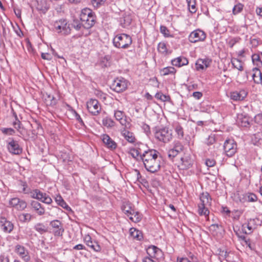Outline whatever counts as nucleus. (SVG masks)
I'll return each instance as SVG.
<instances>
[{
  "mask_svg": "<svg viewBox=\"0 0 262 262\" xmlns=\"http://www.w3.org/2000/svg\"><path fill=\"white\" fill-rule=\"evenodd\" d=\"M158 155L157 150L149 149L140 155L145 169L151 173L157 172L160 169L161 158Z\"/></svg>",
  "mask_w": 262,
  "mask_h": 262,
  "instance_id": "obj_1",
  "label": "nucleus"
},
{
  "mask_svg": "<svg viewBox=\"0 0 262 262\" xmlns=\"http://www.w3.org/2000/svg\"><path fill=\"white\" fill-rule=\"evenodd\" d=\"M80 19L82 23L83 27L89 29L95 25L96 16L92 10L85 8L81 10Z\"/></svg>",
  "mask_w": 262,
  "mask_h": 262,
  "instance_id": "obj_2",
  "label": "nucleus"
},
{
  "mask_svg": "<svg viewBox=\"0 0 262 262\" xmlns=\"http://www.w3.org/2000/svg\"><path fill=\"white\" fill-rule=\"evenodd\" d=\"M113 45L119 49H127L132 43V37L125 33L116 35L113 40Z\"/></svg>",
  "mask_w": 262,
  "mask_h": 262,
  "instance_id": "obj_3",
  "label": "nucleus"
},
{
  "mask_svg": "<svg viewBox=\"0 0 262 262\" xmlns=\"http://www.w3.org/2000/svg\"><path fill=\"white\" fill-rule=\"evenodd\" d=\"M201 203L199 204V213L201 215H208L209 211L207 206H209L211 204V198L207 192H203L200 196Z\"/></svg>",
  "mask_w": 262,
  "mask_h": 262,
  "instance_id": "obj_4",
  "label": "nucleus"
},
{
  "mask_svg": "<svg viewBox=\"0 0 262 262\" xmlns=\"http://www.w3.org/2000/svg\"><path fill=\"white\" fill-rule=\"evenodd\" d=\"M54 29L58 33L67 35L71 33L70 25L66 19H60L53 24Z\"/></svg>",
  "mask_w": 262,
  "mask_h": 262,
  "instance_id": "obj_5",
  "label": "nucleus"
},
{
  "mask_svg": "<svg viewBox=\"0 0 262 262\" xmlns=\"http://www.w3.org/2000/svg\"><path fill=\"white\" fill-rule=\"evenodd\" d=\"M155 137L159 141L167 143L172 138V131L167 127L160 128L155 132Z\"/></svg>",
  "mask_w": 262,
  "mask_h": 262,
  "instance_id": "obj_6",
  "label": "nucleus"
},
{
  "mask_svg": "<svg viewBox=\"0 0 262 262\" xmlns=\"http://www.w3.org/2000/svg\"><path fill=\"white\" fill-rule=\"evenodd\" d=\"M7 148L8 151L12 155H19L23 152V148L18 141L12 138H9L7 141Z\"/></svg>",
  "mask_w": 262,
  "mask_h": 262,
  "instance_id": "obj_7",
  "label": "nucleus"
},
{
  "mask_svg": "<svg viewBox=\"0 0 262 262\" xmlns=\"http://www.w3.org/2000/svg\"><path fill=\"white\" fill-rule=\"evenodd\" d=\"M128 82L124 78H117L114 80L111 88L117 93H121L124 91L127 88Z\"/></svg>",
  "mask_w": 262,
  "mask_h": 262,
  "instance_id": "obj_8",
  "label": "nucleus"
},
{
  "mask_svg": "<svg viewBox=\"0 0 262 262\" xmlns=\"http://www.w3.org/2000/svg\"><path fill=\"white\" fill-rule=\"evenodd\" d=\"M224 150L228 157H232L237 150V144L234 140L231 139L226 140L224 144Z\"/></svg>",
  "mask_w": 262,
  "mask_h": 262,
  "instance_id": "obj_9",
  "label": "nucleus"
},
{
  "mask_svg": "<svg viewBox=\"0 0 262 262\" xmlns=\"http://www.w3.org/2000/svg\"><path fill=\"white\" fill-rule=\"evenodd\" d=\"M206 38V34L200 29L191 32L188 36L189 41L191 43L203 41Z\"/></svg>",
  "mask_w": 262,
  "mask_h": 262,
  "instance_id": "obj_10",
  "label": "nucleus"
},
{
  "mask_svg": "<svg viewBox=\"0 0 262 262\" xmlns=\"http://www.w3.org/2000/svg\"><path fill=\"white\" fill-rule=\"evenodd\" d=\"M193 161L190 154H184L180 159V161L178 163V167L180 169H188L192 167Z\"/></svg>",
  "mask_w": 262,
  "mask_h": 262,
  "instance_id": "obj_11",
  "label": "nucleus"
},
{
  "mask_svg": "<svg viewBox=\"0 0 262 262\" xmlns=\"http://www.w3.org/2000/svg\"><path fill=\"white\" fill-rule=\"evenodd\" d=\"M86 107L89 113L93 115H97L101 109L98 101L95 99H91L88 101Z\"/></svg>",
  "mask_w": 262,
  "mask_h": 262,
  "instance_id": "obj_12",
  "label": "nucleus"
},
{
  "mask_svg": "<svg viewBox=\"0 0 262 262\" xmlns=\"http://www.w3.org/2000/svg\"><path fill=\"white\" fill-rule=\"evenodd\" d=\"M251 121V118L245 112L238 114L237 115L236 123L238 125L242 127H250Z\"/></svg>",
  "mask_w": 262,
  "mask_h": 262,
  "instance_id": "obj_13",
  "label": "nucleus"
},
{
  "mask_svg": "<svg viewBox=\"0 0 262 262\" xmlns=\"http://www.w3.org/2000/svg\"><path fill=\"white\" fill-rule=\"evenodd\" d=\"M15 251L25 261L27 262L30 260V257L29 253L24 246L17 245L15 246Z\"/></svg>",
  "mask_w": 262,
  "mask_h": 262,
  "instance_id": "obj_14",
  "label": "nucleus"
},
{
  "mask_svg": "<svg viewBox=\"0 0 262 262\" xmlns=\"http://www.w3.org/2000/svg\"><path fill=\"white\" fill-rule=\"evenodd\" d=\"M183 149V146L180 142H176L173 148L170 149L168 152V158L172 160Z\"/></svg>",
  "mask_w": 262,
  "mask_h": 262,
  "instance_id": "obj_15",
  "label": "nucleus"
},
{
  "mask_svg": "<svg viewBox=\"0 0 262 262\" xmlns=\"http://www.w3.org/2000/svg\"><path fill=\"white\" fill-rule=\"evenodd\" d=\"M146 252L148 255V257L158 259L162 255V251L159 248L155 246H150L147 249Z\"/></svg>",
  "mask_w": 262,
  "mask_h": 262,
  "instance_id": "obj_16",
  "label": "nucleus"
},
{
  "mask_svg": "<svg viewBox=\"0 0 262 262\" xmlns=\"http://www.w3.org/2000/svg\"><path fill=\"white\" fill-rule=\"evenodd\" d=\"M248 93L244 90L236 91L230 93V98L234 101H242L247 96Z\"/></svg>",
  "mask_w": 262,
  "mask_h": 262,
  "instance_id": "obj_17",
  "label": "nucleus"
},
{
  "mask_svg": "<svg viewBox=\"0 0 262 262\" xmlns=\"http://www.w3.org/2000/svg\"><path fill=\"white\" fill-rule=\"evenodd\" d=\"M102 140L105 145L109 149L113 150L116 148V143L107 134H103L101 136Z\"/></svg>",
  "mask_w": 262,
  "mask_h": 262,
  "instance_id": "obj_18",
  "label": "nucleus"
},
{
  "mask_svg": "<svg viewBox=\"0 0 262 262\" xmlns=\"http://www.w3.org/2000/svg\"><path fill=\"white\" fill-rule=\"evenodd\" d=\"M114 116L117 120L119 121L120 124L125 127H127L129 122L126 120V117L123 112L121 111H115L114 112Z\"/></svg>",
  "mask_w": 262,
  "mask_h": 262,
  "instance_id": "obj_19",
  "label": "nucleus"
},
{
  "mask_svg": "<svg viewBox=\"0 0 262 262\" xmlns=\"http://www.w3.org/2000/svg\"><path fill=\"white\" fill-rule=\"evenodd\" d=\"M30 205L32 209L39 215H43L45 213V209L42 207L41 204L36 201H32Z\"/></svg>",
  "mask_w": 262,
  "mask_h": 262,
  "instance_id": "obj_20",
  "label": "nucleus"
},
{
  "mask_svg": "<svg viewBox=\"0 0 262 262\" xmlns=\"http://www.w3.org/2000/svg\"><path fill=\"white\" fill-rule=\"evenodd\" d=\"M171 63L173 66L181 67L188 64V59L184 56H180L171 60Z\"/></svg>",
  "mask_w": 262,
  "mask_h": 262,
  "instance_id": "obj_21",
  "label": "nucleus"
},
{
  "mask_svg": "<svg viewBox=\"0 0 262 262\" xmlns=\"http://www.w3.org/2000/svg\"><path fill=\"white\" fill-rule=\"evenodd\" d=\"M210 60H209L208 59H199L197 60L195 66H196V69L199 70H203L205 69V68H206L209 66Z\"/></svg>",
  "mask_w": 262,
  "mask_h": 262,
  "instance_id": "obj_22",
  "label": "nucleus"
},
{
  "mask_svg": "<svg viewBox=\"0 0 262 262\" xmlns=\"http://www.w3.org/2000/svg\"><path fill=\"white\" fill-rule=\"evenodd\" d=\"M252 78L254 82L256 84H262V73L258 68H254L253 69Z\"/></svg>",
  "mask_w": 262,
  "mask_h": 262,
  "instance_id": "obj_23",
  "label": "nucleus"
},
{
  "mask_svg": "<svg viewBox=\"0 0 262 262\" xmlns=\"http://www.w3.org/2000/svg\"><path fill=\"white\" fill-rule=\"evenodd\" d=\"M36 7L38 11L43 14H45L49 9V6L47 4L46 0L37 1Z\"/></svg>",
  "mask_w": 262,
  "mask_h": 262,
  "instance_id": "obj_24",
  "label": "nucleus"
},
{
  "mask_svg": "<svg viewBox=\"0 0 262 262\" xmlns=\"http://www.w3.org/2000/svg\"><path fill=\"white\" fill-rule=\"evenodd\" d=\"M121 135L129 143H135L136 139L133 133L124 129L121 132Z\"/></svg>",
  "mask_w": 262,
  "mask_h": 262,
  "instance_id": "obj_25",
  "label": "nucleus"
},
{
  "mask_svg": "<svg viewBox=\"0 0 262 262\" xmlns=\"http://www.w3.org/2000/svg\"><path fill=\"white\" fill-rule=\"evenodd\" d=\"M0 226L3 229H13V224L5 217H0Z\"/></svg>",
  "mask_w": 262,
  "mask_h": 262,
  "instance_id": "obj_26",
  "label": "nucleus"
},
{
  "mask_svg": "<svg viewBox=\"0 0 262 262\" xmlns=\"http://www.w3.org/2000/svg\"><path fill=\"white\" fill-rule=\"evenodd\" d=\"M121 209L127 217L129 216L130 214H132V212L135 210L134 208L132 206V204L129 202L124 203L122 206Z\"/></svg>",
  "mask_w": 262,
  "mask_h": 262,
  "instance_id": "obj_27",
  "label": "nucleus"
},
{
  "mask_svg": "<svg viewBox=\"0 0 262 262\" xmlns=\"http://www.w3.org/2000/svg\"><path fill=\"white\" fill-rule=\"evenodd\" d=\"M44 97L47 105L53 106L57 103V99L52 95L46 93Z\"/></svg>",
  "mask_w": 262,
  "mask_h": 262,
  "instance_id": "obj_28",
  "label": "nucleus"
},
{
  "mask_svg": "<svg viewBox=\"0 0 262 262\" xmlns=\"http://www.w3.org/2000/svg\"><path fill=\"white\" fill-rule=\"evenodd\" d=\"M55 201L57 204L68 211L71 210V208L68 205L61 195H57L55 198Z\"/></svg>",
  "mask_w": 262,
  "mask_h": 262,
  "instance_id": "obj_29",
  "label": "nucleus"
},
{
  "mask_svg": "<svg viewBox=\"0 0 262 262\" xmlns=\"http://www.w3.org/2000/svg\"><path fill=\"white\" fill-rule=\"evenodd\" d=\"M231 62L233 68L236 69L240 71L243 70V63L241 60L233 58L231 59Z\"/></svg>",
  "mask_w": 262,
  "mask_h": 262,
  "instance_id": "obj_30",
  "label": "nucleus"
},
{
  "mask_svg": "<svg viewBox=\"0 0 262 262\" xmlns=\"http://www.w3.org/2000/svg\"><path fill=\"white\" fill-rule=\"evenodd\" d=\"M29 193L32 198L40 201L43 192L38 189H35L30 191Z\"/></svg>",
  "mask_w": 262,
  "mask_h": 262,
  "instance_id": "obj_31",
  "label": "nucleus"
},
{
  "mask_svg": "<svg viewBox=\"0 0 262 262\" xmlns=\"http://www.w3.org/2000/svg\"><path fill=\"white\" fill-rule=\"evenodd\" d=\"M130 236L135 239L140 241L143 239V236L141 230H133L130 232Z\"/></svg>",
  "mask_w": 262,
  "mask_h": 262,
  "instance_id": "obj_32",
  "label": "nucleus"
},
{
  "mask_svg": "<svg viewBox=\"0 0 262 262\" xmlns=\"http://www.w3.org/2000/svg\"><path fill=\"white\" fill-rule=\"evenodd\" d=\"M102 124L107 128H112L115 125V122L111 118L105 117L102 120Z\"/></svg>",
  "mask_w": 262,
  "mask_h": 262,
  "instance_id": "obj_33",
  "label": "nucleus"
},
{
  "mask_svg": "<svg viewBox=\"0 0 262 262\" xmlns=\"http://www.w3.org/2000/svg\"><path fill=\"white\" fill-rule=\"evenodd\" d=\"M128 217L130 221L135 223L139 222L141 219L140 213L135 210L133 211L132 214H130V215Z\"/></svg>",
  "mask_w": 262,
  "mask_h": 262,
  "instance_id": "obj_34",
  "label": "nucleus"
},
{
  "mask_svg": "<svg viewBox=\"0 0 262 262\" xmlns=\"http://www.w3.org/2000/svg\"><path fill=\"white\" fill-rule=\"evenodd\" d=\"M158 50L160 53H161L164 55L168 54L166 45L165 42H160L158 44Z\"/></svg>",
  "mask_w": 262,
  "mask_h": 262,
  "instance_id": "obj_35",
  "label": "nucleus"
},
{
  "mask_svg": "<svg viewBox=\"0 0 262 262\" xmlns=\"http://www.w3.org/2000/svg\"><path fill=\"white\" fill-rule=\"evenodd\" d=\"M189 11L194 13L196 11L195 0H186Z\"/></svg>",
  "mask_w": 262,
  "mask_h": 262,
  "instance_id": "obj_36",
  "label": "nucleus"
},
{
  "mask_svg": "<svg viewBox=\"0 0 262 262\" xmlns=\"http://www.w3.org/2000/svg\"><path fill=\"white\" fill-rule=\"evenodd\" d=\"M155 98L163 102L168 101L170 99V98L169 96L164 95L161 92H157L156 94Z\"/></svg>",
  "mask_w": 262,
  "mask_h": 262,
  "instance_id": "obj_37",
  "label": "nucleus"
},
{
  "mask_svg": "<svg viewBox=\"0 0 262 262\" xmlns=\"http://www.w3.org/2000/svg\"><path fill=\"white\" fill-rule=\"evenodd\" d=\"M161 73L163 75H167L169 74H174L176 73L175 69L172 67H168L163 68L161 70Z\"/></svg>",
  "mask_w": 262,
  "mask_h": 262,
  "instance_id": "obj_38",
  "label": "nucleus"
},
{
  "mask_svg": "<svg viewBox=\"0 0 262 262\" xmlns=\"http://www.w3.org/2000/svg\"><path fill=\"white\" fill-rule=\"evenodd\" d=\"M236 235L241 239L244 241L247 244L248 241L246 239L245 235L247 234V232L245 230H234Z\"/></svg>",
  "mask_w": 262,
  "mask_h": 262,
  "instance_id": "obj_39",
  "label": "nucleus"
},
{
  "mask_svg": "<svg viewBox=\"0 0 262 262\" xmlns=\"http://www.w3.org/2000/svg\"><path fill=\"white\" fill-rule=\"evenodd\" d=\"M1 131L3 134L6 135L11 136L15 134V131L12 128H1Z\"/></svg>",
  "mask_w": 262,
  "mask_h": 262,
  "instance_id": "obj_40",
  "label": "nucleus"
},
{
  "mask_svg": "<svg viewBox=\"0 0 262 262\" xmlns=\"http://www.w3.org/2000/svg\"><path fill=\"white\" fill-rule=\"evenodd\" d=\"M243 211L241 210H234L232 212H231L230 215L232 218L234 220H238L241 215L243 214Z\"/></svg>",
  "mask_w": 262,
  "mask_h": 262,
  "instance_id": "obj_41",
  "label": "nucleus"
},
{
  "mask_svg": "<svg viewBox=\"0 0 262 262\" xmlns=\"http://www.w3.org/2000/svg\"><path fill=\"white\" fill-rule=\"evenodd\" d=\"M175 131L178 135V138L180 139H182L184 137L183 129L180 125H177L175 127Z\"/></svg>",
  "mask_w": 262,
  "mask_h": 262,
  "instance_id": "obj_42",
  "label": "nucleus"
},
{
  "mask_svg": "<svg viewBox=\"0 0 262 262\" xmlns=\"http://www.w3.org/2000/svg\"><path fill=\"white\" fill-rule=\"evenodd\" d=\"M13 125L20 134H23L24 128L21 126V123L19 120L14 121L13 122Z\"/></svg>",
  "mask_w": 262,
  "mask_h": 262,
  "instance_id": "obj_43",
  "label": "nucleus"
},
{
  "mask_svg": "<svg viewBox=\"0 0 262 262\" xmlns=\"http://www.w3.org/2000/svg\"><path fill=\"white\" fill-rule=\"evenodd\" d=\"M31 215L29 213H23L19 216V219L22 222H27L31 220Z\"/></svg>",
  "mask_w": 262,
  "mask_h": 262,
  "instance_id": "obj_44",
  "label": "nucleus"
},
{
  "mask_svg": "<svg viewBox=\"0 0 262 262\" xmlns=\"http://www.w3.org/2000/svg\"><path fill=\"white\" fill-rule=\"evenodd\" d=\"M72 26L77 31H79L83 27L82 23H81L78 19H74L72 24Z\"/></svg>",
  "mask_w": 262,
  "mask_h": 262,
  "instance_id": "obj_45",
  "label": "nucleus"
},
{
  "mask_svg": "<svg viewBox=\"0 0 262 262\" xmlns=\"http://www.w3.org/2000/svg\"><path fill=\"white\" fill-rule=\"evenodd\" d=\"M40 201L47 204H50L52 202V200L47 193H43Z\"/></svg>",
  "mask_w": 262,
  "mask_h": 262,
  "instance_id": "obj_46",
  "label": "nucleus"
},
{
  "mask_svg": "<svg viewBox=\"0 0 262 262\" xmlns=\"http://www.w3.org/2000/svg\"><path fill=\"white\" fill-rule=\"evenodd\" d=\"M243 9V5L242 4H238L234 6L233 8L232 11L234 14H236L239 13Z\"/></svg>",
  "mask_w": 262,
  "mask_h": 262,
  "instance_id": "obj_47",
  "label": "nucleus"
},
{
  "mask_svg": "<svg viewBox=\"0 0 262 262\" xmlns=\"http://www.w3.org/2000/svg\"><path fill=\"white\" fill-rule=\"evenodd\" d=\"M160 32L165 37H168L171 36V35H170L169 31L165 26H161L160 27Z\"/></svg>",
  "mask_w": 262,
  "mask_h": 262,
  "instance_id": "obj_48",
  "label": "nucleus"
},
{
  "mask_svg": "<svg viewBox=\"0 0 262 262\" xmlns=\"http://www.w3.org/2000/svg\"><path fill=\"white\" fill-rule=\"evenodd\" d=\"M88 246L96 252H99L101 250L100 246L96 242H93L92 244H90Z\"/></svg>",
  "mask_w": 262,
  "mask_h": 262,
  "instance_id": "obj_49",
  "label": "nucleus"
},
{
  "mask_svg": "<svg viewBox=\"0 0 262 262\" xmlns=\"http://www.w3.org/2000/svg\"><path fill=\"white\" fill-rule=\"evenodd\" d=\"M240 39L238 37L232 38L228 41V45L230 48H232Z\"/></svg>",
  "mask_w": 262,
  "mask_h": 262,
  "instance_id": "obj_50",
  "label": "nucleus"
},
{
  "mask_svg": "<svg viewBox=\"0 0 262 262\" xmlns=\"http://www.w3.org/2000/svg\"><path fill=\"white\" fill-rule=\"evenodd\" d=\"M106 1V0H92L91 2L94 7L98 8L103 5Z\"/></svg>",
  "mask_w": 262,
  "mask_h": 262,
  "instance_id": "obj_51",
  "label": "nucleus"
},
{
  "mask_svg": "<svg viewBox=\"0 0 262 262\" xmlns=\"http://www.w3.org/2000/svg\"><path fill=\"white\" fill-rule=\"evenodd\" d=\"M205 164L207 167H213L216 164V161L214 159L208 158L206 160Z\"/></svg>",
  "mask_w": 262,
  "mask_h": 262,
  "instance_id": "obj_52",
  "label": "nucleus"
},
{
  "mask_svg": "<svg viewBox=\"0 0 262 262\" xmlns=\"http://www.w3.org/2000/svg\"><path fill=\"white\" fill-rule=\"evenodd\" d=\"M27 207V203L25 201L20 200L16 208L17 210H23Z\"/></svg>",
  "mask_w": 262,
  "mask_h": 262,
  "instance_id": "obj_53",
  "label": "nucleus"
},
{
  "mask_svg": "<svg viewBox=\"0 0 262 262\" xmlns=\"http://www.w3.org/2000/svg\"><path fill=\"white\" fill-rule=\"evenodd\" d=\"M61 223L59 220H54L50 222L51 226L53 228H59Z\"/></svg>",
  "mask_w": 262,
  "mask_h": 262,
  "instance_id": "obj_54",
  "label": "nucleus"
},
{
  "mask_svg": "<svg viewBox=\"0 0 262 262\" xmlns=\"http://www.w3.org/2000/svg\"><path fill=\"white\" fill-rule=\"evenodd\" d=\"M20 200L17 198H14L12 199L10 201L9 204L12 207L16 208V206H17L18 204L19 203Z\"/></svg>",
  "mask_w": 262,
  "mask_h": 262,
  "instance_id": "obj_55",
  "label": "nucleus"
},
{
  "mask_svg": "<svg viewBox=\"0 0 262 262\" xmlns=\"http://www.w3.org/2000/svg\"><path fill=\"white\" fill-rule=\"evenodd\" d=\"M130 154L134 158H136L140 155L139 151L135 148H132L130 150Z\"/></svg>",
  "mask_w": 262,
  "mask_h": 262,
  "instance_id": "obj_56",
  "label": "nucleus"
},
{
  "mask_svg": "<svg viewBox=\"0 0 262 262\" xmlns=\"http://www.w3.org/2000/svg\"><path fill=\"white\" fill-rule=\"evenodd\" d=\"M83 240L84 243L88 246L90 244H92L93 241L92 238L89 234H85L83 237Z\"/></svg>",
  "mask_w": 262,
  "mask_h": 262,
  "instance_id": "obj_57",
  "label": "nucleus"
},
{
  "mask_svg": "<svg viewBox=\"0 0 262 262\" xmlns=\"http://www.w3.org/2000/svg\"><path fill=\"white\" fill-rule=\"evenodd\" d=\"M255 122L260 125H262V114H258L255 116Z\"/></svg>",
  "mask_w": 262,
  "mask_h": 262,
  "instance_id": "obj_58",
  "label": "nucleus"
},
{
  "mask_svg": "<svg viewBox=\"0 0 262 262\" xmlns=\"http://www.w3.org/2000/svg\"><path fill=\"white\" fill-rule=\"evenodd\" d=\"M41 56L42 59L47 60H50L52 58L51 55L48 53H42Z\"/></svg>",
  "mask_w": 262,
  "mask_h": 262,
  "instance_id": "obj_59",
  "label": "nucleus"
},
{
  "mask_svg": "<svg viewBox=\"0 0 262 262\" xmlns=\"http://www.w3.org/2000/svg\"><path fill=\"white\" fill-rule=\"evenodd\" d=\"M74 113L75 115L76 119L78 121V122L81 125L84 126V122H83L82 118L80 116V115L78 114H77V112L75 111H74Z\"/></svg>",
  "mask_w": 262,
  "mask_h": 262,
  "instance_id": "obj_60",
  "label": "nucleus"
},
{
  "mask_svg": "<svg viewBox=\"0 0 262 262\" xmlns=\"http://www.w3.org/2000/svg\"><path fill=\"white\" fill-rule=\"evenodd\" d=\"M252 60L253 63L255 61H259L260 62V58L259 54H254L252 56Z\"/></svg>",
  "mask_w": 262,
  "mask_h": 262,
  "instance_id": "obj_61",
  "label": "nucleus"
},
{
  "mask_svg": "<svg viewBox=\"0 0 262 262\" xmlns=\"http://www.w3.org/2000/svg\"><path fill=\"white\" fill-rule=\"evenodd\" d=\"M192 96L195 99L199 100L203 96V94L200 92H194L192 94Z\"/></svg>",
  "mask_w": 262,
  "mask_h": 262,
  "instance_id": "obj_62",
  "label": "nucleus"
},
{
  "mask_svg": "<svg viewBox=\"0 0 262 262\" xmlns=\"http://www.w3.org/2000/svg\"><path fill=\"white\" fill-rule=\"evenodd\" d=\"M215 138L213 136H209L206 141V144L208 145H210L213 144L215 142Z\"/></svg>",
  "mask_w": 262,
  "mask_h": 262,
  "instance_id": "obj_63",
  "label": "nucleus"
},
{
  "mask_svg": "<svg viewBox=\"0 0 262 262\" xmlns=\"http://www.w3.org/2000/svg\"><path fill=\"white\" fill-rule=\"evenodd\" d=\"M257 199V196L254 194H250L248 196V201L249 202H255Z\"/></svg>",
  "mask_w": 262,
  "mask_h": 262,
  "instance_id": "obj_64",
  "label": "nucleus"
}]
</instances>
